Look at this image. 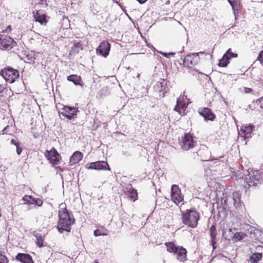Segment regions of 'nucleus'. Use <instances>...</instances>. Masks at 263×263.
<instances>
[{"mask_svg":"<svg viewBox=\"0 0 263 263\" xmlns=\"http://www.w3.org/2000/svg\"><path fill=\"white\" fill-rule=\"evenodd\" d=\"M58 217V231L61 233H63L64 231L70 232L71 227L75 222L72 212L68 210L66 207L61 208L59 211Z\"/></svg>","mask_w":263,"mask_h":263,"instance_id":"obj_1","label":"nucleus"},{"mask_svg":"<svg viewBox=\"0 0 263 263\" xmlns=\"http://www.w3.org/2000/svg\"><path fill=\"white\" fill-rule=\"evenodd\" d=\"M199 219V215L195 209L187 210L182 215L183 223L189 227L194 228L197 226L198 221Z\"/></svg>","mask_w":263,"mask_h":263,"instance_id":"obj_2","label":"nucleus"},{"mask_svg":"<svg viewBox=\"0 0 263 263\" xmlns=\"http://www.w3.org/2000/svg\"><path fill=\"white\" fill-rule=\"evenodd\" d=\"M167 251L176 255L177 259L180 261H184L187 259L186 250L181 246H176L174 242H166Z\"/></svg>","mask_w":263,"mask_h":263,"instance_id":"obj_3","label":"nucleus"},{"mask_svg":"<svg viewBox=\"0 0 263 263\" xmlns=\"http://www.w3.org/2000/svg\"><path fill=\"white\" fill-rule=\"evenodd\" d=\"M247 173V174H245V181L249 187L256 186L262 179V176L259 171L248 170Z\"/></svg>","mask_w":263,"mask_h":263,"instance_id":"obj_4","label":"nucleus"},{"mask_svg":"<svg viewBox=\"0 0 263 263\" xmlns=\"http://www.w3.org/2000/svg\"><path fill=\"white\" fill-rule=\"evenodd\" d=\"M1 75L9 83H14L20 76L19 72L17 69L10 66H7L0 70Z\"/></svg>","mask_w":263,"mask_h":263,"instance_id":"obj_5","label":"nucleus"},{"mask_svg":"<svg viewBox=\"0 0 263 263\" xmlns=\"http://www.w3.org/2000/svg\"><path fill=\"white\" fill-rule=\"evenodd\" d=\"M16 42L9 36L0 34V49L9 51L17 48Z\"/></svg>","mask_w":263,"mask_h":263,"instance_id":"obj_6","label":"nucleus"},{"mask_svg":"<svg viewBox=\"0 0 263 263\" xmlns=\"http://www.w3.org/2000/svg\"><path fill=\"white\" fill-rule=\"evenodd\" d=\"M179 144L184 151H188L195 146L196 141L190 133H185L184 136L179 139Z\"/></svg>","mask_w":263,"mask_h":263,"instance_id":"obj_7","label":"nucleus"},{"mask_svg":"<svg viewBox=\"0 0 263 263\" xmlns=\"http://www.w3.org/2000/svg\"><path fill=\"white\" fill-rule=\"evenodd\" d=\"M79 110L76 107L64 106L62 108L59 109V114L69 120L74 119L77 117V113Z\"/></svg>","mask_w":263,"mask_h":263,"instance_id":"obj_8","label":"nucleus"},{"mask_svg":"<svg viewBox=\"0 0 263 263\" xmlns=\"http://www.w3.org/2000/svg\"><path fill=\"white\" fill-rule=\"evenodd\" d=\"M204 53V52H199L198 53L187 54L183 60L184 66L191 68L192 66L196 65L199 59V54Z\"/></svg>","mask_w":263,"mask_h":263,"instance_id":"obj_9","label":"nucleus"},{"mask_svg":"<svg viewBox=\"0 0 263 263\" xmlns=\"http://www.w3.org/2000/svg\"><path fill=\"white\" fill-rule=\"evenodd\" d=\"M45 156L53 166L58 164L61 156L54 148L50 151L46 150Z\"/></svg>","mask_w":263,"mask_h":263,"instance_id":"obj_10","label":"nucleus"},{"mask_svg":"<svg viewBox=\"0 0 263 263\" xmlns=\"http://www.w3.org/2000/svg\"><path fill=\"white\" fill-rule=\"evenodd\" d=\"M241 195L239 192H234L232 196L228 197L224 200V203L227 202L233 201L234 207L237 210H241L243 203L240 199Z\"/></svg>","mask_w":263,"mask_h":263,"instance_id":"obj_11","label":"nucleus"},{"mask_svg":"<svg viewBox=\"0 0 263 263\" xmlns=\"http://www.w3.org/2000/svg\"><path fill=\"white\" fill-rule=\"evenodd\" d=\"M85 167L87 169H94L96 170H110V167L107 162L104 161H98L87 163Z\"/></svg>","mask_w":263,"mask_h":263,"instance_id":"obj_12","label":"nucleus"},{"mask_svg":"<svg viewBox=\"0 0 263 263\" xmlns=\"http://www.w3.org/2000/svg\"><path fill=\"white\" fill-rule=\"evenodd\" d=\"M171 198L172 200L178 204L183 200V197L181 195V191L178 185L174 184L171 187Z\"/></svg>","mask_w":263,"mask_h":263,"instance_id":"obj_13","label":"nucleus"},{"mask_svg":"<svg viewBox=\"0 0 263 263\" xmlns=\"http://www.w3.org/2000/svg\"><path fill=\"white\" fill-rule=\"evenodd\" d=\"M167 85V81L164 79H160L156 84L153 86V89L155 91L162 93L163 97L164 96L165 93L168 90ZM161 94L159 95L161 96Z\"/></svg>","mask_w":263,"mask_h":263,"instance_id":"obj_14","label":"nucleus"},{"mask_svg":"<svg viewBox=\"0 0 263 263\" xmlns=\"http://www.w3.org/2000/svg\"><path fill=\"white\" fill-rule=\"evenodd\" d=\"M110 49V44L108 42L104 41L102 42L98 47L96 52L97 54L102 55L104 57H106L109 54Z\"/></svg>","mask_w":263,"mask_h":263,"instance_id":"obj_15","label":"nucleus"},{"mask_svg":"<svg viewBox=\"0 0 263 263\" xmlns=\"http://www.w3.org/2000/svg\"><path fill=\"white\" fill-rule=\"evenodd\" d=\"M199 114L202 116L205 121H214L216 118L215 115L212 111L211 109L206 107L199 109Z\"/></svg>","mask_w":263,"mask_h":263,"instance_id":"obj_16","label":"nucleus"},{"mask_svg":"<svg viewBox=\"0 0 263 263\" xmlns=\"http://www.w3.org/2000/svg\"><path fill=\"white\" fill-rule=\"evenodd\" d=\"M254 127V126L253 125L242 126L240 128L241 133L239 134V135L241 137H242L245 140H249L252 137V133Z\"/></svg>","mask_w":263,"mask_h":263,"instance_id":"obj_17","label":"nucleus"},{"mask_svg":"<svg viewBox=\"0 0 263 263\" xmlns=\"http://www.w3.org/2000/svg\"><path fill=\"white\" fill-rule=\"evenodd\" d=\"M33 17L35 22H39L42 25H46L48 22L46 14L42 10L33 12Z\"/></svg>","mask_w":263,"mask_h":263,"instance_id":"obj_18","label":"nucleus"},{"mask_svg":"<svg viewBox=\"0 0 263 263\" xmlns=\"http://www.w3.org/2000/svg\"><path fill=\"white\" fill-rule=\"evenodd\" d=\"M197 154L200 157L203 161H206L210 157V153L207 146L205 145H201L199 149L197 152Z\"/></svg>","mask_w":263,"mask_h":263,"instance_id":"obj_19","label":"nucleus"},{"mask_svg":"<svg viewBox=\"0 0 263 263\" xmlns=\"http://www.w3.org/2000/svg\"><path fill=\"white\" fill-rule=\"evenodd\" d=\"M15 258L22 263H33L32 257L28 254L18 253Z\"/></svg>","mask_w":263,"mask_h":263,"instance_id":"obj_20","label":"nucleus"},{"mask_svg":"<svg viewBox=\"0 0 263 263\" xmlns=\"http://www.w3.org/2000/svg\"><path fill=\"white\" fill-rule=\"evenodd\" d=\"M82 153L79 151H76L70 157L69 163L71 165L78 163L82 159Z\"/></svg>","mask_w":263,"mask_h":263,"instance_id":"obj_21","label":"nucleus"},{"mask_svg":"<svg viewBox=\"0 0 263 263\" xmlns=\"http://www.w3.org/2000/svg\"><path fill=\"white\" fill-rule=\"evenodd\" d=\"M67 80L72 82L75 85H80L81 87L83 86V83L80 76L77 75H69L67 77Z\"/></svg>","mask_w":263,"mask_h":263,"instance_id":"obj_22","label":"nucleus"},{"mask_svg":"<svg viewBox=\"0 0 263 263\" xmlns=\"http://www.w3.org/2000/svg\"><path fill=\"white\" fill-rule=\"evenodd\" d=\"M186 106L185 103L180 101V98H179L177 100V103L174 108V110L179 112L180 115H181L182 112H184Z\"/></svg>","mask_w":263,"mask_h":263,"instance_id":"obj_23","label":"nucleus"},{"mask_svg":"<svg viewBox=\"0 0 263 263\" xmlns=\"http://www.w3.org/2000/svg\"><path fill=\"white\" fill-rule=\"evenodd\" d=\"M262 257V254L261 253H254L249 257V262L257 263L259 260H261Z\"/></svg>","mask_w":263,"mask_h":263,"instance_id":"obj_24","label":"nucleus"},{"mask_svg":"<svg viewBox=\"0 0 263 263\" xmlns=\"http://www.w3.org/2000/svg\"><path fill=\"white\" fill-rule=\"evenodd\" d=\"M229 53V51L226 52L223 55L221 59L219 61L218 66L220 67H225L229 63V60L227 57V54Z\"/></svg>","mask_w":263,"mask_h":263,"instance_id":"obj_25","label":"nucleus"},{"mask_svg":"<svg viewBox=\"0 0 263 263\" xmlns=\"http://www.w3.org/2000/svg\"><path fill=\"white\" fill-rule=\"evenodd\" d=\"M228 215L227 210L222 205L218 207V215L219 217L224 218Z\"/></svg>","mask_w":263,"mask_h":263,"instance_id":"obj_26","label":"nucleus"},{"mask_svg":"<svg viewBox=\"0 0 263 263\" xmlns=\"http://www.w3.org/2000/svg\"><path fill=\"white\" fill-rule=\"evenodd\" d=\"M10 143L16 146L17 154L20 155L22 152V147L21 146L20 142L17 140L12 139L10 141Z\"/></svg>","mask_w":263,"mask_h":263,"instance_id":"obj_27","label":"nucleus"},{"mask_svg":"<svg viewBox=\"0 0 263 263\" xmlns=\"http://www.w3.org/2000/svg\"><path fill=\"white\" fill-rule=\"evenodd\" d=\"M33 236L36 238V240L35 241L37 246L39 247L43 246V239L42 234L39 233L34 232Z\"/></svg>","mask_w":263,"mask_h":263,"instance_id":"obj_28","label":"nucleus"},{"mask_svg":"<svg viewBox=\"0 0 263 263\" xmlns=\"http://www.w3.org/2000/svg\"><path fill=\"white\" fill-rule=\"evenodd\" d=\"M83 49V45L79 42H75L72 48V50L75 53H79L80 50Z\"/></svg>","mask_w":263,"mask_h":263,"instance_id":"obj_29","label":"nucleus"},{"mask_svg":"<svg viewBox=\"0 0 263 263\" xmlns=\"http://www.w3.org/2000/svg\"><path fill=\"white\" fill-rule=\"evenodd\" d=\"M129 195H128L129 198L131 200L135 201L138 197V195H137L136 190H135L134 188H133L132 187L131 189H130V190L129 191Z\"/></svg>","mask_w":263,"mask_h":263,"instance_id":"obj_30","label":"nucleus"},{"mask_svg":"<svg viewBox=\"0 0 263 263\" xmlns=\"http://www.w3.org/2000/svg\"><path fill=\"white\" fill-rule=\"evenodd\" d=\"M33 198L31 196L26 195L23 197V200H24L25 202L24 203V204L27 203V204H32V200H33Z\"/></svg>","mask_w":263,"mask_h":263,"instance_id":"obj_31","label":"nucleus"},{"mask_svg":"<svg viewBox=\"0 0 263 263\" xmlns=\"http://www.w3.org/2000/svg\"><path fill=\"white\" fill-rule=\"evenodd\" d=\"M216 227L213 224L210 229V236H211V238L216 239Z\"/></svg>","mask_w":263,"mask_h":263,"instance_id":"obj_32","label":"nucleus"},{"mask_svg":"<svg viewBox=\"0 0 263 263\" xmlns=\"http://www.w3.org/2000/svg\"><path fill=\"white\" fill-rule=\"evenodd\" d=\"M229 3L230 4V5L231 6L233 10V11H234V14L235 15V6L237 5H238V1L237 0H234L233 1H231V0H228Z\"/></svg>","mask_w":263,"mask_h":263,"instance_id":"obj_33","label":"nucleus"},{"mask_svg":"<svg viewBox=\"0 0 263 263\" xmlns=\"http://www.w3.org/2000/svg\"><path fill=\"white\" fill-rule=\"evenodd\" d=\"M8 261L7 257L2 252H0V263H8Z\"/></svg>","mask_w":263,"mask_h":263,"instance_id":"obj_34","label":"nucleus"},{"mask_svg":"<svg viewBox=\"0 0 263 263\" xmlns=\"http://www.w3.org/2000/svg\"><path fill=\"white\" fill-rule=\"evenodd\" d=\"M229 51V53L227 54V57L228 58V59L230 60L232 58H236L238 56V54L237 53H233L231 51V49H229L227 52Z\"/></svg>","mask_w":263,"mask_h":263,"instance_id":"obj_35","label":"nucleus"},{"mask_svg":"<svg viewBox=\"0 0 263 263\" xmlns=\"http://www.w3.org/2000/svg\"><path fill=\"white\" fill-rule=\"evenodd\" d=\"M94 235L96 237L99 236H106L107 234L104 232H102L101 230L97 229L94 231Z\"/></svg>","mask_w":263,"mask_h":263,"instance_id":"obj_36","label":"nucleus"},{"mask_svg":"<svg viewBox=\"0 0 263 263\" xmlns=\"http://www.w3.org/2000/svg\"><path fill=\"white\" fill-rule=\"evenodd\" d=\"M32 204H35L39 206H41L43 204V201H42V200H41L40 199H36V198H33V200H32Z\"/></svg>","mask_w":263,"mask_h":263,"instance_id":"obj_37","label":"nucleus"},{"mask_svg":"<svg viewBox=\"0 0 263 263\" xmlns=\"http://www.w3.org/2000/svg\"><path fill=\"white\" fill-rule=\"evenodd\" d=\"M243 237L242 234L240 233L237 232L234 235V238L237 240H240Z\"/></svg>","mask_w":263,"mask_h":263,"instance_id":"obj_38","label":"nucleus"},{"mask_svg":"<svg viewBox=\"0 0 263 263\" xmlns=\"http://www.w3.org/2000/svg\"><path fill=\"white\" fill-rule=\"evenodd\" d=\"M257 104L261 108L263 109V97L258 99L256 101Z\"/></svg>","mask_w":263,"mask_h":263,"instance_id":"obj_39","label":"nucleus"},{"mask_svg":"<svg viewBox=\"0 0 263 263\" xmlns=\"http://www.w3.org/2000/svg\"><path fill=\"white\" fill-rule=\"evenodd\" d=\"M257 60L259 61L260 63L263 65V50H262L258 54Z\"/></svg>","mask_w":263,"mask_h":263,"instance_id":"obj_40","label":"nucleus"},{"mask_svg":"<svg viewBox=\"0 0 263 263\" xmlns=\"http://www.w3.org/2000/svg\"><path fill=\"white\" fill-rule=\"evenodd\" d=\"M26 59L28 61L27 62H28L29 63L34 62V60H35V58L33 57L30 55H27L26 56Z\"/></svg>","mask_w":263,"mask_h":263,"instance_id":"obj_41","label":"nucleus"},{"mask_svg":"<svg viewBox=\"0 0 263 263\" xmlns=\"http://www.w3.org/2000/svg\"><path fill=\"white\" fill-rule=\"evenodd\" d=\"M215 244H216L215 239L212 238V247H213V249H216Z\"/></svg>","mask_w":263,"mask_h":263,"instance_id":"obj_42","label":"nucleus"},{"mask_svg":"<svg viewBox=\"0 0 263 263\" xmlns=\"http://www.w3.org/2000/svg\"><path fill=\"white\" fill-rule=\"evenodd\" d=\"M5 89L4 85L0 84V95L3 92L4 90Z\"/></svg>","mask_w":263,"mask_h":263,"instance_id":"obj_43","label":"nucleus"},{"mask_svg":"<svg viewBox=\"0 0 263 263\" xmlns=\"http://www.w3.org/2000/svg\"><path fill=\"white\" fill-rule=\"evenodd\" d=\"M8 128H9V126L7 125L6 127L4 128V129L2 131V134H7V129Z\"/></svg>","mask_w":263,"mask_h":263,"instance_id":"obj_44","label":"nucleus"},{"mask_svg":"<svg viewBox=\"0 0 263 263\" xmlns=\"http://www.w3.org/2000/svg\"><path fill=\"white\" fill-rule=\"evenodd\" d=\"M140 4H142L145 3L147 0H137Z\"/></svg>","mask_w":263,"mask_h":263,"instance_id":"obj_45","label":"nucleus"},{"mask_svg":"<svg viewBox=\"0 0 263 263\" xmlns=\"http://www.w3.org/2000/svg\"><path fill=\"white\" fill-rule=\"evenodd\" d=\"M161 54L162 55H163L164 57H166V58H168V53H166V52H161Z\"/></svg>","mask_w":263,"mask_h":263,"instance_id":"obj_46","label":"nucleus"},{"mask_svg":"<svg viewBox=\"0 0 263 263\" xmlns=\"http://www.w3.org/2000/svg\"><path fill=\"white\" fill-rule=\"evenodd\" d=\"M245 90H246V92H250V91H252V89L251 88H246Z\"/></svg>","mask_w":263,"mask_h":263,"instance_id":"obj_47","label":"nucleus"},{"mask_svg":"<svg viewBox=\"0 0 263 263\" xmlns=\"http://www.w3.org/2000/svg\"><path fill=\"white\" fill-rule=\"evenodd\" d=\"M175 54V52H173L168 53V57L170 55H174Z\"/></svg>","mask_w":263,"mask_h":263,"instance_id":"obj_48","label":"nucleus"},{"mask_svg":"<svg viewBox=\"0 0 263 263\" xmlns=\"http://www.w3.org/2000/svg\"><path fill=\"white\" fill-rule=\"evenodd\" d=\"M10 27H11V26H9L7 29H10Z\"/></svg>","mask_w":263,"mask_h":263,"instance_id":"obj_49","label":"nucleus"},{"mask_svg":"<svg viewBox=\"0 0 263 263\" xmlns=\"http://www.w3.org/2000/svg\"><path fill=\"white\" fill-rule=\"evenodd\" d=\"M93 263H99L97 261H95Z\"/></svg>","mask_w":263,"mask_h":263,"instance_id":"obj_50","label":"nucleus"}]
</instances>
